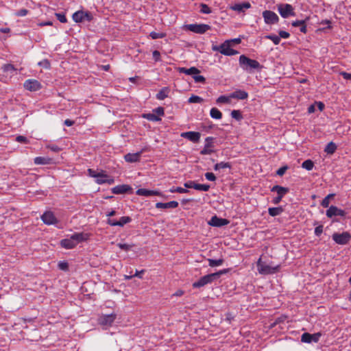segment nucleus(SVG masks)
I'll return each mask as SVG.
<instances>
[{
	"mask_svg": "<svg viewBox=\"0 0 351 351\" xmlns=\"http://www.w3.org/2000/svg\"><path fill=\"white\" fill-rule=\"evenodd\" d=\"M88 234L84 232H75L70 238L62 239L60 241L61 246L65 249H72L78 243L88 240Z\"/></svg>",
	"mask_w": 351,
	"mask_h": 351,
	"instance_id": "1",
	"label": "nucleus"
},
{
	"mask_svg": "<svg viewBox=\"0 0 351 351\" xmlns=\"http://www.w3.org/2000/svg\"><path fill=\"white\" fill-rule=\"evenodd\" d=\"M239 65L240 66L247 72L252 73L254 70L260 69L262 66L256 60L249 58L245 55H241L239 57Z\"/></svg>",
	"mask_w": 351,
	"mask_h": 351,
	"instance_id": "2",
	"label": "nucleus"
},
{
	"mask_svg": "<svg viewBox=\"0 0 351 351\" xmlns=\"http://www.w3.org/2000/svg\"><path fill=\"white\" fill-rule=\"evenodd\" d=\"M280 268L279 265L272 267L261 262V258H259L257 262V269L261 274L268 275L273 274L278 271Z\"/></svg>",
	"mask_w": 351,
	"mask_h": 351,
	"instance_id": "3",
	"label": "nucleus"
},
{
	"mask_svg": "<svg viewBox=\"0 0 351 351\" xmlns=\"http://www.w3.org/2000/svg\"><path fill=\"white\" fill-rule=\"evenodd\" d=\"M278 11L280 16L285 19L295 15L293 7L289 3H280L278 5Z\"/></svg>",
	"mask_w": 351,
	"mask_h": 351,
	"instance_id": "4",
	"label": "nucleus"
},
{
	"mask_svg": "<svg viewBox=\"0 0 351 351\" xmlns=\"http://www.w3.org/2000/svg\"><path fill=\"white\" fill-rule=\"evenodd\" d=\"M333 241L339 245H346L351 240V234L348 232L334 233L332 236Z\"/></svg>",
	"mask_w": 351,
	"mask_h": 351,
	"instance_id": "5",
	"label": "nucleus"
},
{
	"mask_svg": "<svg viewBox=\"0 0 351 351\" xmlns=\"http://www.w3.org/2000/svg\"><path fill=\"white\" fill-rule=\"evenodd\" d=\"M185 29L202 34L210 29L211 27L206 24H189L185 25Z\"/></svg>",
	"mask_w": 351,
	"mask_h": 351,
	"instance_id": "6",
	"label": "nucleus"
},
{
	"mask_svg": "<svg viewBox=\"0 0 351 351\" xmlns=\"http://www.w3.org/2000/svg\"><path fill=\"white\" fill-rule=\"evenodd\" d=\"M72 18L76 23H82L83 21H90L93 19V16L89 12L77 11L75 12Z\"/></svg>",
	"mask_w": 351,
	"mask_h": 351,
	"instance_id": "7",
	"label": "nucleus"
},
{
	"mask_svg": "<svg viewBox=\"0 0 351 351\" xmlns=\"http://www.w3.org/2000/svg\"><path fill=\"white\" fill-rule=\"evenodd\" d=\"M216 274H208L200 278L197 281L193 283V288H200L208 284L212 283L215 280Z\"/></svg>",
	"mask_w": 351,
	"mask_h": 351,
	"instance_id": "8",
	"label": "nucleus"
},
{
	"mask_svg": "<svg viewBox=\"0 0 351 351\" xmlns=\"http://www.w3.org/2000/svg\"><path fill=\"white\" fill-rule=\"evenodd\" d=\"M264 21L267 25L276 24L279 21L278 16L271 10H265L263 12Z\"/></svg>",
	"mask_w": 351,
	"mask_h": 351,
	"instance_id": "9",
	"label": "nucleus"
},
{
	"mask_svg": "<svg viewBox=\"0 0 351 351\" xmlns=\"http://www.w3.org/2000/svg\"><path fill=\"white\" fill-rule=\"evenodd\" d=\"M117 317L115 313H111L109 315H102L98 319V322L100 325L106 327L112 326Z\"/></svg>",
	"mask_w": 351,
	"mask_h": 351,
	"instance_id": "10",
	"label": "nucleus"
},
{
	"mask_svg": "<svg viewBox=\"0 0 351 351\" xmlns=\"http://www.w3.org/2000/svg\"><path fill=\"white\" fill-rule=\"evenodd\" d=\"M45 225H54L58 228H62V224L51 211H45Z\"/></svg>",
	"mask_w": 351,
	"mask_h": 351,
	"instance_id": "11",
	"label": "nucleus"
},
{
	"mask_svg": "<svg viewBox=\"0 0 351 351\" xmlns=\"http://www.w3.org/2000/svg\"><path fill=\"white\" fill-rule=\"evenodd\" d=\"M322 336L321 332H316L314 334H310L308 332H304L301 336V341L304 343H317L319 341L320 337Z\"/></svg>",
	"mask_w": 351,
	"mask_h": 351,
	"instance_id": "12",
	"label": "nucleus"
},
{
	"mask_svg": "<svg viewBox=\"0 0 351 351\" xmlns=\"http://www.w3.org/2000/svg\"><path fill=\"white\" fill-rule=\"evenodd\" d=\"M346 212L337 208L335 206H330L326 210V215L328 218H332L335 216L345 217Z\"/></svg>",
	"mask_w": 351,
	"mask_h": 351,
	"instance_id": "13",
	"label": "nucleus"
},
{
	"mask_svg": "<svg viewBox=\"0 0 351 351\" xmlns=\"http://www.w3.org/2000/svg\"><path fill=\"white\" fill-rule=\"evenodd\" d=\"M228 223L229 221L228 219L219 218L217 215L213 216L208 221V224L213 227H222Z\"/></svg>",
	"mask_w": 351,
	"mask_h": 351,
	"instance_id": "14",
	"label": "nucleus"
},
{
	"mask_svg": "<svg viewBox=\"0 0 351 351\" xmlns=\"http://www.w3.org/2000/svg\"><path fill=\"white\" fill-rule=\"evenodd\" d=\"M132 221L131 217L128 216H124L120 218L119 221L108 219L107 220V223L112 226H120L123 227L125 224L130 223Z\"/></svg>",
	"mask_w": 351,
	"mask_h": 351,
	"instance_id": "15",
	"label": "nucleus"
},
{
	"mask_svg": "<svg viewBox=\"0 0 351 351\" xmlns=\"http://www.w3.org/2000/svg\"><path fill=\"white\" fill-rule=\"evenodd\" d=\"M24 88L30 91H36L41 88V84L36 80L30 79L24 82Z\"/></svg>",
	"mask_w": 351,
	"mask_h": 351,
	"instance_id": "16",
	"label": "nucleus"
},
{
	"mask_svg": "<svg viewBox=\"0 0 351 351\" xmlns=\"http://www.w3.org/2000/svg\"><path fill=\"white\" fill-rule=\"evenodd\" d=\"M181 136L193 143H197L200 138V133L198 132H186L181 134Z\"/></svg>",
	"mask_w": 351,
	"mask_h": 351,
	"instance_id": "17",
	"label": "nucleus"
},
{
	"mask_svg": "<svg viewBox=\"0 0 351 351\" xmlns=\"http://www.w3.org/2000/svg\"><path fill=\"white\" fill-rule=\"evenodd\" d=\"M213 140H214V138L211 136H208V137L206 138L205 145H204V148L200 152V154L202 155L210 154L213 152V150L210 149L211 147H213Z\"/></svg>",
	"mask_w": 351,
	"mask_h": 351,
	"instance_id": "18",
	"label": "nucleus"
},
{
	"mask_svg": "<svg viewBox=\"0 0 351 351\" xmlns=\"http://www.w3.org/2000/svg\"><path fill=\"white\" fill-rule=\"evenodd\" d=\"M136 193L138 195L145 196V197L154 196V195H157V196L162 195L161 192H160L159 191L148 190L146 189H139L136 191Z\"/></svg>",
	"mask_w": 351,
	"mask_h": 351,
	"instance_id": "19",
	"label": "nucleus"
},
{
	"mask_svg": "<svg viewBox=\"0 0 351 351\" xmlns=\"http://www.w3.org/2000/svg\"><path fill=\"white\" fill-rule=\"evenodd\" d=\"M132 190V187L127 184L118 185L112 189L114 194H123L129 193Z\"/></svg>",
	"mask_w": 351,
	"mask_h": 351,
	"instance_id": "20",
	"label": "nucleus"
},
{
	"mask_svg": "<svg viewBox=\"0 0 351 351\" xmlns=\"http://www.w3.org/2000/svg\"><path fill=\"white\" fill-rule=\"evenodd\" d=\"M229 97L232 99L244 100L248 97V93L243 90L237 89L233 93H230Z\"/></svg>",
	"mask_w": 351,
	"mask_h": 351,
	"instance_id": "21",
	"label": "nucleus"
},
{
	"mask_svg": "<svg viewBox=\"0 0 351 351\" xmlns=\"http://www.w3.org/2000/svg\"><path fill=\"white\" fill-rule=\"evenodd\" d=\"M143 151L134 154L128 153L124 156V158L128 162H136L140 160Z\"/></svg>",
	"mask_w": 351,
	"mask_h": 351,
	"instance_id": "22",
	"label": "nucleus"
},
{
	"mask_svg": "<svg viewBox=\"0 0 351 351\" xmlns=\"http://www.w3.org/2000/svg\"><path fill=\"white\" fill-rule=\"evenodd\" d=\"M96 182L99 184H102L105 183H108L109 184H111L114 183V180L112 178H110L108 176L104 173H98L97 177L96 178Z\"/></svg>",
	"mask_w": 351,
	"mask_h": 351,
	"instance_id": "23",
	"label": "nucleus"
},
{
	"mask_svg": "<svg viewBox=\"0 0 351 351\" xmlns=\"http://www.w3.org/2000/svg\"><path fill=\"white\" fill-rule=\"evenodd\" d=\"M178 206V202L176 201H171L169 202H158L156 204V208L169 209L176 208Z\"/></svg>",
	"mask_w": 351,
	"mask_h": 351,
	"instance_id": "24",
	"label": "nucleus"
},
{
	"mask_svg": "<svg viewBox=\"0 0 351 351\" xmlns=\"http://www.w3.org/2000/svg\"><path fill=\"white\" fill-rule=\"evenodd\" d=\"M178 71L179 73H185L186 75H191L192 77L194 75L199 74L200 73V71L195 66H192L189 69H186L185 67H178Z\"/></svg>",
	"mask_w": 351,
	"mask_h": 351,
	"instance_id": "25",
	"label": "nucleus"
},
{
	"mask_svg": "<svg viewBox=\"0 0 351 351\" xmlns=\"http://www.w3.org/2000/svg\"><path fill=\"white\" fill-rule=\"evenodd\" d=\"M250 7L251 5L249 2H244L242 3L234 4L231 7V9L239 12H243L245 10L250 8Z\"/></svg>",
	"mask_w": 351,
	"mask_h": 351,
	"instance_id": "26",
	"label": "nucleus"
},
{
	"mask_svg": "<svg viewBox=\"0 0 351 351\" xmlns=\"http://www.w3.org/2000/svg\"><path fill=\"white\" fill-rule=\"evenodd\" d=\"M271 191L276 192L278 195L283 197L285 195L289 193V188L287 187L281 186L279 185H275L271 188Z\"/></svg>",
	"mask_w": 351,
	"mask_h": 351,
	"instance_id": "27",
	"label": "nucleus"
},
{
	"mask_svg": "<svg viewBox=\"0 0 351 351\" xmlns=\"http://www.w3.org/2000/svg\"><path fill=\"white\" fill-rule=\"evenodd\" d=\"M169 93V88L164 87L156 94V97L158 100H163L168 97Z\"/></svg>",
	"mask_w": 351,
	"mask_h": 351,
	"instance_id": "28",
	"label": "nucleus"
},
{
	"mask_svg": "<svg viewBox=\"0 0 351 351\" xmlns=\"http://www.w3.org/2000/svg\"><path fill=\"white\" fill-rule=\"evenodd\" d=\"M230 41L226 40L224 43L220 45L221 53L225 56L228 55V51L230 49Z\"/></svg>",
	"mask_w": 351,
	"mask_h": 351,
	"instance_id": "29",
	"label": "nucleus"
},
{
	"mask_svg": "<svg viewBox=\"0 0 351 351\" xmlns=\"http://www.w3.org/2000/svg\"><path fill=\"white\" fill-rule=\"evenodd\" d=\"M142 117L153 122H157L161 120V119L154 112L143 114Z\"/></svg>",
	"mask_w": 351,
	"mask_h": 351,
	"instance_id": "30",
	"label": "nucleus"
},
{
	"mask_svg": "<svg viewBox=\"0 0 351 351\" xmlns=\"http://www.w3.org/2000/svg\"><path fill=\"white\" fill-rule=\"evenodd\" d=\"M283 212V208L282 207H272L269 208L268 213L269 215L271 217H276L280 215Z\"/></svg>",
	"mask_w": 351,
	"mask_h": 351,
	"instance_id": "31",
	"label": "nucleus"
},
{
	"mask_svg": "<svg viewBox=\"0 0 351 351\" xmlns=\"http://www.w3.org/2000/svg\"><path fill=\"white\" fill-rule=\"evenodd\" d=\"M337 149V145L333 142H330L327 144L324 149V152H326L328 154H332L335 152Z\"/></svg>",
	"mask_w": 351,
	"mask_h": 351,
	"instance_id": "32",
	"label": "nucleus"
},
{
	"mask_svg": "<svg viewBox=\"0 0 351 351\" xmlns=\"http://www.w3.org/2000/svg\"><path fill=\"white\" fill-rule=\"evenodd\" d=\"M210 115L213 119H220L222 117V113L216 108H211Z\"/></svg>",
	"mask_w": 351,
	"mask_h": 351,
	"instance_id": "33",
	"label": "nucleus"
},
{
	"mask_svg": "<svg viewBox=\"0 0 351 351\" xmlns=\"http://www.w3.org/2000/svg\"><path fill=\"white\" fill-rule=\"evenodd\" d=\"M335 197V194L330 193L326 196L321 202V205L324 208H329L330 200Z\"/></svg>",
	"mask_w": 351,
	"mask_h": 351,
	"instance_id": "34",
	"label": "nucleus"
},
{
	"mask_svg": "<svg viewBox=\"0 0 351 351\" xmlns=\"http://www.w3.org/2000/svg\"><path fill=\"white\" fill-rule=\"evenodd\" d=\"M231 168V164L230 162H221L217 163L214 166V169L218 171L221 169Z\"/></svg>",
	"mask_w": 351,
	"mask_h": 351,
	"instance_id": "35",
	"label": "nucleus"
},
{
	"mask_svg": "<svg viewBox=\"0 0 351 351\" xmlns=\"http://www.w3.org/2000/svg\"><path fill=\"white\" fill-rule=\"evenodd\" d=\"M313 167L314 163L311 160H306L302 164V167L308 171L312 170Z\"/></svg>",
	"mask_w": 351,
	"mask_h": 351,
	"instance_id": "36",
	"label": "nucleus"
},
{
	"mask_svg": "<svg viewBox=\"0 0 351 351\" xmlns=\"http://www.w3.org/2000/svg\"><path fill=\"white\" fill-rule=\"evenodd\" d=\"M266 39L271 40L275 45H278L280 42V38L278 36L275 34H268L265 36Z\"/></svg>",
	"mask_w": 351,
	"mask_h": 351,
	"instance_id": "37",
	"label": "nucleus"
},
{
	"mask_svg": "<svg viewBox=\"0 0 351 351\" xmlns=\"http://www.w3.org/2000/svg\"><path fill=\"white\" fill-rule=\"evenodd\" d=\"M208 261L209 263V266H210V267H217V266L221 265L223 263V259H222V258H220L218 260L209 258V259H208Z\"/></svg>",
	"mask_w": 351,
	"mask_h": 351,
	"instance_id": "38",
	"label": "nucleus"
},
{
	"mask_svg": "<svg viewBox=\"0 0 351 351\" xmlns=\"http://www.w3.org/2000/svg\"><path fill=\"white\" fill-rule=\"evenodd\" d=\"M204 101V99L197 96V95H192L191 97H190L189 98V100H188V102L190 103V104H194V103H202V101Z\"/></svg>",
	"mask_w": 351,
	"mask_h": 351,
	"instance_id": "39",
	"label": "nucleus"
},
{
	"mask_svg": "<svg viewBox=\"0 0 351 351\" xmlns=\"http://www.w3.org/2000/svg\"><path fill=\"white\" fill-rule=\"evenodd\" d=\"M231 116L233 119H234L237 121H240L243 119V116L241 114V111L238 110H233L231 112Z\"/></svg>",
	"mask_w": 351,
	"mask_h": 351,
	"instance_id": "40",
	"label": "nucleus"
},
{
	"mask_svg": "<svg viewBox=\"0 0 351 351\" xmlns=\"http://www.w3.org/2000/svg\"><path fill=\"white\" fill-rule=\"evenodd\" d=\"M169 192L171 193H186L189 192V190L186 189H183L182 187H172L169 189Z\"/></svg>",
	"mask_w": 351,
	"mask_h": 351,
	"instance_id": "41",
	"label": "nucleus"
},
{
	"mask_svg": "<svg viewBox=\"0 0 351 351\" xmlns=\"http://www.w3.org/2000/svg\"><path fill=\"white\" fill-rule=\"evenodd\" d=\"M200 12L203 14H210L212 12L210 8L205 4V3H201L200 4Z\"/></svg>",
	"mask_w": 351,
	"mask_h": 351,
	"instance_id": "42",
	"label": "nucleus"
},
{
	"mask_svg": "<svg viewBox=\"0 0 351 351\" xmlns=\"http://www.w3.org/2000/svg\"><path fill=\"white\" fill-rule=\"evenodd\" d=\"M166 34L165 33H157V32H152L150 34H149V36L152 38V39H158V38H162L164 37H165Z\"/></svg>",
	"mask_w": 351,
	"mask_h": 351,
	"instance_id": "43",
	"label": "nucleus"
},
{
	"mask_svg": "<svg viewBox=\"0 0 351 351\" xmlns=\"http://www.w3.org/2000/svg\"><path fill=\"white\" fill-rule=\"evenodd\" d=\"M210 189V185L208 184H197L195 186V190L202 191H208Z\"/></svg>",
	"mask_w": 351,
	"mask_h": 351,
	"instance_id": "44",
	"label": "nucleus"
},
{
	"mask_svg": "<svg viewBox=\"0 0 351 351\" xmlns=\"http://www.w3.org/2000/svg\"><path fill=\"white\" fill-rule=\"evenodd\" d=\"M57 19L62 23H64L67 21L66 20V16H65V14L63 13V12H60V13H54Z\"/></svg>",
	"mask_w": 351,
	"mask_h": 351,
	"instance_id": "45",
	"label": "nucleus"
},
{
	"mask_svg": "<svg viewBox=\"0 0 351 351\" xmlns=\"http://www.w3.org/2000/svg\"><path fill=\"white\" fill-rule=\"evenodd\" d=\"M145 273V270L144 269H142L141 271H138L136 270L135 274L134 275H132V276H125V279H131L132 278H133L134 276H136L139 278H142L143 276L142 275Z\"/></svg>",
	"mask_w": 351,
	"mask_h": 351,
	"instance_id": "46",
	"label": "nucleus"
},
{
	"mask_svg": "<svg viewBox=\"0 0 351 351\" xmlns=\"http://www.w3.org/2000/svg\"><path fill=\"white\" fill-rule=\"evenodd\" d=\"M193 80H195V82L196 83H205L206 82V78L202 76V75H199L198 74H195L193 76Z\"/></svg>",
	"mask_w": 351,
	"mask_h": 351,
	"instance_id": "47",
	"label": "nucleus"
},
{
	"mask_svg": "<svg viewBox=\"0 0 351 351\" xmlns=\"http://www.w3.org/2000/svg\"><path fill=\"white\" fill-rule=\"evenodd\" d=\"M117 245L120 249L125 252L130 250L132 247L134 246V245H129L127 243H118Z\"/></svg>",
	"mask_w": 351,
	"mask_h": 351,
	"instance_id": "48",
	"label": "nucleus"
},
{
	"mask_svg": "<svg viewBox=\"0 0 351 351\" xmlns=\"http://www.w3.org/2000/svg\"><path fill=\"white\" fill-rule=\"evenodd\" d=\"M45 147L55 153H58L61 150V149L58 145L53 144L47 145Z\"/></svg>",
	"mask_w": 351,
	"mask_h": 351,
	"instance_id": "49",
	"label": "nucleus"
},
{
	"mask_svg": "<svg viewBox=\"0 0 351 351\" xmlns=\"http://www.w3.org/2000/svg\"><path fill=\"white\" fill-rule=\"evenodd\" d=\"M158 117L163 116L165 114V110L162 107H158L153 110Z\"/></svg>",
	"mask_w": 351,
	"mask_h": 351,
	"instance_id": "50",
	"label": "nucleus"
},
{
	"mask_svg": "<svg viewBox=\"0 0 351 351\" xmlns=\"http://www.w3.org/2000/svg\"><path fill=\"white\" fill-rule=\"evenodd\" d=\"M288 168L289 167L287 165L281 167L277 170L276 174L279 176H282L285 173Z\"/></svg>",
	"mask_w": 351,
	"mask_h": 351,
	"instance_id": "51",
	"label": "nucleus"
},
{
	"mask_svg": "<svg viewBox=\"0 0 351 351\" xmlns=\"http://www.w3.org/2000/svg\"><path fill=\"white\" fill-rule=\"evenodd\" d=\"M230 97H229V96L226 97L224 95H221L217 98V103H228L230 101Z\"/></svg>",
	"mask_w": 351,
	"mask_h": 351,
	"instance_id": "52",
	"label": "nucleus"
},
{
	"mask_svg": "<svg viewBox=\"0 0 351 351\" xmlns=\"http://www.w3.org/2000/svg\"><path fill=\"white\" fill-rule=\"evenodd\" d=\"M3 69L5 72H12L15 71L14 66L11 64H5L3 66Z\"/></svg>",
	"mask_w": 351,
	"mask_h": 351,
	"instance_id": "53",
	"label": "nucleus"
},
{
	"mask_svg": "<svg viewBox=\"0 0 351 351\" xmlns=\"http://www.w3.org/2000/svg\"><path fill=\"white\" fill-rule=\"evenodd\" d=\"M197 183H195L194 181H188L184 184V186L185 188L187 189H195V186Z\"/></svg>",
	"mask_w": 351,
	"mask_h": 351,
	"instance_id": "54",
	"label": "nucleus"
},
{
	"mask_svg": "<svg viewBox=\"0 0 351 351\" xmlns=\"http://www.w3.org/2000/svg\"><path fill=\"white\" fill-rule=\"evenodd\" d=\"M206 178L209 181H215L216 180V176L213 173L211 172H207L205 173Z\"/></svg>",
	"mask_w": 351,
	"mask_h": 351,
	"instance_id": "55",
	"label": "nucleus"
},
{
	"mask_svg": "<svg viewBox=\"0 0 351 351\" xmlns=\"http://www.w3.org/2000/svg\"><path fill=\"white\" fill-rule=\"evenodd\" d=\"M58 267H59V269H61V270L66 271V270H67V269H68V268H69V264H68V263L64 262V261H63V262H60V263H58Z\"/></svg>",
	"mask_w": 351,
	"mask_h": 351,
	"instance_id": "56",
	"label": "nucleus"
},
{
	"mask_svg": "<svg viewBox=\"0 0 351 351\" xmlns=\"http://www.w3.org/2000/svg\"><path fill=\"white\" fill-rule=\"evenodd\" d=\"M308 18H306L305 20H297L295 21H293L291 23L292 26L293 27H300Z\"/></svg>",
	"mask_w": 351,
	"mask_h": 351,
	"instance_id": "57",
	"label": "nucleus"
},
{
	"mask_svg": "<svg viewBox=\"0 0 351 351\" xmlns=\"http://www.w3.org/2000/svg\"><path fill=\"white\" fill-rule=\"evenodd\" d=\"M323 232V226L319 225L315 228V234L317 237H319Z\"/></svg>",
	"mask_w": 351,
	"mask_h": 351,
	"instance_id": "58",
	"label": "nucleus"
},
{
	"mask_svg": "<svg viewBox=\"0 0 351 351\" xmlns=\"http://www.w3.org/2000/svg\"><path fill=\"white\" fill-rule=\"evenodd\" d=\"M16 141L19 143H28V140L27 138L25 137V136H17L16 137Z\"/></svg>",
	"mask_w": 351,
	"mask_h": 351,
	"instance_id": "59",
	"label": "nucleus"
},
{
	"mask_svg": "<svg viewBox=\"0 0 351 351\" xmlns=\"http://www.w3.org/2000/svg\"><path fill=\"white\" fill-rule=\"evenodd\" d=\"M278 34H279L278 36L280 37V38H288L290 36V34L289 32L283 31V30H280Z\"/></svg>",
	"mask_w": 351,
	"mask_h": 351,
	"instance_id": "60",
	"label": "nucleus"
},
{
	"mask_svg": "<svg viewBox=\"0 0 351 351\" xmlns=\"http://www.w3.org/2000/svg\"><path fill=\"white\" fill-rule=\"evenodd\" d=\"M152 55H153V58L155 60V61L157 62V61L160 60V53L158 51H157V50L154 51Z\"/></svg>",
	"mask_w": 351,
	"mask_h": 351,
	"instance_id": "61",
	"label": "nucleus"
},
{
	"mask_svg": "<svg viewBox=\"0 0 351 351\" xmlns=\"http://www.w3.org/2000/svg\"><path fill=\"white\" fill-rule=\"evenodd\" d=\"M27 14V10L25 9H21L19 10L16 13V15L19 16H24Z\"/></svg>",
	"mask_w": 351,
	"mask_h": 351,
	"instance_id": "62",
	"label": "nucleus"
},
{
	"mask_svg": "<svg viewBox=\"0 0 351 351\" xmlns=\"http://www.w3.org/2000/svg\"><path fill=\"white\" fill-rule=\"evenodd\" d=\"M34 162L36 164L43 165L44 164V157H36L34 159Z\"/></svg>",
	"mask_w": 351,
	"mask_h": 351,
	"instance_id": "63",
	"label": "nucleus"
},
{
	"mask_svg": "<svg viewBox=\"0 0 351 351\" xmlns=\"http://www.w3.org/2000/svg\"><path fill=\"white\" fill-rule=\"evenodd\" d=\"M341 75L346 80H350L351 79V73H346V72H341Z\"/></svg>",
	"mask_w": 351,
	"mask_h": 351,
	"instance_id": "64",
	"label": "nucleus"
}]
</instances>
